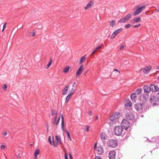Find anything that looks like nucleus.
<instances>
[{
	"instance_id": "nucleus-54",
	"label": "nucleus",
	"mask_w": 159,
	"mask_h": 159,
	"mask_svg": "<svg viewBox=\"0 0 159 159\" xmlns=\"http://www.w3.org/2000/svg\"><path fill=\"white\" fill-rule=\"evenodd\" d=\"M156 68L157 69H159V66H157Z\"/></svg>"
},
{
	"instance_id": "nucleus-7",
	"label": "nucleus",
	"mask_w": 159,
	"mask_h": 159,
	"mask_svg": "<svg viewBox=\"0 0 159 159\" xmlns=\"http://www.w3.org/2000/svg\"><path fill=\"white\" fill-rule=\"evenodd\" d=\"M145 6H143L140 7H139V6H137L136 7V11L134 12L133 13V15L134 16H135L139 14L143 10L145 9Z\"/></svg>"
},
{
	"instance_id": "nucleus-60",
	"label": "nucleus",
	"mask_w": 159,
	"mask_h": 159,
	"mask_svg": "<svg viewBox=\"0 0 159 159\" xmlns=\"http://www.w3.org/2000/svg\"><path fill=\"white\" fill-rule=\"evenodd\" d=\"M74 84L73 85V87H74Z\"/></svg>"
},
{
	"instance_id": "nucleus-31",
	"label": "nucleus",
	"mask_w": 159,
	"mask_h": 159,
	"mask_svg": "<svg viewBox=\"0 0 159 159\" xmlns=\"http://www.w3.org/2000/svg\"><path fill=\"white\" fill-rule=\"evenodd\" d=\"M52 59L51 58L50 59V60L49 62H48V65L47 66H46L47 69H48L49 68V67L51 65L52 63Z\"/></svg>"
},
{
	"instance_id": "nucleus-48",
	"label": "nucleus",
	"mask_w": 159,
	"mask_h": 159,
	"mask_svg": "<svg viewBox=\"0 0 159 159\" xmlns=\"http://www.w3.org/2000/svg\"><path fill=\"white\" fill-rule=\"evenodd\" d=\"M65 159H68V157L66 154H65Z\"/></svg>"
},
{
	"instance_id": "nucleus-38",
	"label": "nucleus",
	"mask_w": 159,
	"mask_h": 159,
	"mask_svg": "<svg viewBox=\"0 0 159 159\" xmlns=\"http://www.w3.org/2000/svg\"><path fill=\"white\" fill-rule=\"evenodd\" d=\"M154 139L156 140V142H158L159 143V137H156L153 138Z\"/></svg>"
},
{
	"instance_id": "nucleus-17",
	"label": "nucleus",
	"mask_w": 159,
	"mask_h": 159,
	"mask_svg": "<svg viewBox=\"0 0 159 159\" xmlns=\"http://www.w3.org/2000/svg\"><path fill=\"white\" fill-rule=\"evenodd\" d=\"M60 116H61V128L62 130L63 131H65V129H64V118L62 114H60Z\"/></svg>"
},
{
	"instance_id": "nucleus-49",
	"label": "nucleus",
	"mask_w": 159,
	"mask_h": 159,
	"mask_svg": "<svg viewBox=\"0 0 159 159\" xmlns=\"http://www.w3.org/2000/svg\"><path fill=\"white\" fill-rule=\"evenodd\" d=\"M155 96H156L157 98H158V99L159 100V92L157 93V95H155Z\"/></svg>"
},
{
	"instance_id": "nucleus-23",
	"label": "nucleus",
	"mask_w": 159,
	"mask_h": 159,
	"mask_svg": "<svg viewBox=\"0 0 159 159\" xmlns=\"http://www.w3.org/2000/svg\"><path fill=\"white\" fill-rule=\"evenodd\" d=\"M48 140L51 144L53 145L54 147H55L57 146V144L55 143L53 141L52 143L51 142L50 136L49 137Z\"/></svg>"
},
{
	"instance_id": "nucleus-18",
	"label": "nucleus",
	"mask_w": 159,
	"mask_h": 159,
	"mask_svg": "<svg viewBox=\"0 0 159 159\" xmlns=\"http://www.w3.org/2000/svg\"><path fill=\"white\" fill-rule=\"evenodd\" d=\"M126 116L127 118L130 120H133L134 118V115L131 113H128Z\"/></svg>"
},
{
	"instance_id": "nucleus-46",
	"label": "nucleus",
	"mask_w": 159,
	"mask_h": 159,
	"mask_svg": "<svg viewBox=\"0 0 159 159\" xmlns=\"http://www.w3.org/2000/svg\"><path fill=\"white\" fill-rule=\"evenodd\" d=\"M88 113L89 116H91L92 115V112L91 111H89Z\"/></svg>"
},
{
	"instance_id": "nucleus-45",
	"label": "nucleus",
	"mask_w": 159,
	"mask_h": 159,
	"mask_svg": "<svg viewBox=\"0 0 159 159\" xmlns=\"http://www.w3.org/2000/svg\"><path fill=\"white\" fill-rule=\"evenodd\" d=\"M85 130L87 132H88L89 130V126H87L85 129Z\"/></svg>"
},
{
	"instance_id": "nucleus-5",
	"label": "nucleus",
	"mask_w": 159,
	"mask_h": 159,
	"mask_svg": "<svg viewBox=\"0 0 159 159\" xmlns=\"http://www.w3.org/2000/svg\"><path fill=\"white\" fill-rule=\"evenodd\" d=\"M150 102L153 106H156L159 105V100L156 96H152L150 99Z\"/></svg>"
},
{
	"instance_id": "nucleus-52",
	"label": "nucleus",
	"mask_w": 159,
	"mask_h": 159,
	"mask_svg": "<svg viewBox=\"0 0 159 159\" xmlns=\"http://www.w3.org/2000/svg\"><path fill=\"white\" fill-rule=\"evenodd\" d=\"M18 156L19 158H20L21 157V156L20 153L18 154Z\"/></svg>"
},
{
	"instance_id": "nucleus-57",
	"label": "nucleus",
	"mask_w": 159,
	"mask_h": 159,
	"mask_svg": "<svg viewBox=\"0 0 159 159\" xmlns=\"http://www.w3.org/2000/svg\"><path fill=\"white\" fill-rule=\"evenodd\" d=\"M98 117H96V120H97V119H98Z\"/></svg>"
},
{
	"instance_id": "nucleus-15",
	"label": "nucleus",
	"mask_w": 159,
	"mask_h": 159,
	"mask_svg": "<svg viewBox=\"0 0 159 159\" xmlns=\"http://www.w3.org/2000/svg\"><path fill=\"white\" fill-rule=\"evenodd\" d=\"M83 65H82L78 69L76 72V75L78 76L80 75L83 70H84L83 68Z\"/></svg>"
},
{
	"instance_id": "nucleus-13",
	"label": "nucleus",
	"mask_w": 159,
	"mask_h": 159,
	"mask_svg": "<svg viewBox=\"0 0 159 159\" xmlns=\"http://www.w3.org/2000/svg\"><path fill=\"white\" fill-rule=\"evenodd\" d=\"M116 152L115 151H111L109 154V159H115Z\"/></svg>"
},
{
	"instance_id": "nucleus-8",
	"label": "nucleus",
	"mask_w": 159,
	"mask_h": 159,
	"mask_svg": "<svg viewBox=\"0 0 159 159\" xmlns=\"http://www.w3.org/2000/svg\"><path fill=\"white\" fill-rule=\"evenodd\" d=\"M121 125L124 127V129L126 130L129 127L130 124L128 120L124 119L121 122Z\"/></svg>"
},
{
	"instance_id": "nucleus-35",
	"label": "nucleus",
	"mask_w": 159,
	"mask_h": 159,
	"mask_svg": "<svg viewBox=\"0 0 159 159\" xmlns=\"http://www.w3.org/2000/svg\"><path fill=\"white\" fill-rule=\"evenodd\" d=\"M36 34L34 31L30 32V33L29 35L31 37H33Z\"/></svg>"
},
{
	"instance_id": "nucleus-55",
	"label": "nucleus",
	"mask_w": 159,
	"mask_h": 159,
	"mask_svg": "<svg viewBox=\"0 0 159 159\" xmlns=\"http://www.w3.org/2000/svg\"><path fill=\"white\" fill-rule=\"evenodd\" d=\"M146 98H145V99L144 100V101L145 102L146 101Z\"/></svg>"
},
{
	"instance_id": "nucleus-33",
	"label": "nucleus",
	"mask_w": 159,
	"mask_h": 159,
	"mask_svg": "<svg viewBox=\"0 0 159 159\" xmlns=\"http://www.w3.org/2000/svg\"><path fill=\"white\" fill-rule=\"evenodd\" d=\"M66 133H67V138L68 139H69L70 141H71V139L70 137V133H69V132H68V131L67 130H66Z\"/></svg>"
},
{
	"instance_id": "nucleus-34",
	"label": "nucleus",
	"mask_w": 159,
	"mask_h": 159,
	"mask_svg": "<svg viewBox=\"0 0 159 159\" xmlns=\"http://www.w3.org/2000/svg\"><path fill=\"white\" fill-rule=\"evenodd\" d=\"M71 96L69 94H68V96L66 97V100H65V102L66 103L67 102L69 101V99H70Z\"/></svg>"
},
{
	"instance_id": "nucleus-58",
	"label": "nucleus",
	"mask_w": 159,
	"mask_h": 159,
	"mask_svg": "<svg viewBox=\"0 0 159 159\" xmlns=\"http://www.w3.org/2000/svg\"><path fill=\"white\" fill-rule=\"evenodd\" d=\"M157 79L158 80H159V77Z\"/></svg>"
},
{
	"instance_id": "nucleus-36",
	"label": "nucleus",
	"mask_w": 159,
	"mask_h": 159,
	"mask_svg": "<svg viewBox=\"0 0 159 159\" xmlns=\"http://www.w3.org/2000/svg\"><path fill=\"white\" fill-rule=\"evenodd\" d=\"M7 88V85L6 84H4L2 86V89L4 91H6Z\"/></svg>"
},
{
	"instance_id": "nucleus-26",
	"label": "nucleus",
	"mask_w": 159,
	"mask_h": 159,
	"mask_svg": "<svg viewBox=\"0 0 159 159\" xmlns=\"http://www.w3.org/2000/svg\"><path fill=\"white\" fill-rule=\"evenodd\" d=\"M101 138L102 139H106L107 135L105 133H102L101 135Z\"/></svg>"
},
{
	"instance_id": "nucleus-28",
	"label": "nucleus",
	"mask_w": 159,
	"mask_h": 159,
	"mask_svg": "<svg viewBox=\"0 0 159 159\" xmlns=\"http://www.w3.org/2000/svg\"><path fill=\"white\" fill-rule=\"evenodd\" d=\"M86 60V59L85 58V56H83L80 59V61L79 62V64H81L84 61Z\"/></svg>"
},
{
	"instance_id": "nucleus-59",
	"label": "nucleus",
	"mask_w": 159,
	"mask_h": 159,
	"mask_svg": "<svg viewBox=\"0 0 159 159\" xmlns=\"http://www.w3.org/2000/svg\"><path fill=\"white\" fill-rule=\"evenodd\" d=\"M129 106H131V105H129Z\"/></svg>"
},
{
	"instance_id": "nucleus-6",
	"label": "nucleus",
	"mask_w": 159,
	"mask_h": 159,
	"mask_svg": "<svg viewBox=\"0 0 159 159\" xmlns=\"http://www.w3.org/2000/svg\"><path fill=\"white\" fill-rule=\"evenodd\" d=\"M97 143H96L94 145V149L96 151L98 155H102L104 152V150L102 147L101 146H99L96 148Z\"/></svg>"
},
{
	"instance_id": "nucleus-20",
	"label": "nucleus",
	"mask_w": 159,
	"mask_h": 159,
	"mask_svg": "<svg viewBox=\"0 0 159 159\" xmlns=\"http://www.w3.org/2000/svg\"><path fill=\"white\" fill-rule=\"evenodd\" d=\"M131 98L132 101L134 102H135L136 99V93H133L131 94Z\"/></svg>"
},
{
	"instance_id": "nucleus-27",
	"label": "nucleus",
	"mask_w": 159,
	"mask_h": 159,
	"mask_svg": "<svg viewBox=\"0 0 159 159\" xmlns=\"http://www.w3.org/2000/svg\"><path fill=\"white\" fill-rule=\"evenodd\" d=\"M110 23V26L113 27L114 25H116V20H112L111 21H109Z\"/></svg>"
},
{
	"instance_id": "nucleus-9",
	"label": "nucleus",
	"mask_w": 159,
	"mask_h": 159,
	"mask_svg": "<svg viewBox=\"0 0 159 159\" xmlns=\"http://www.w3.org/2000/svg\"><path fill=\"white\" fill-rule=\"evenodd\" d=\"M132 17L131 14H128L124 17L120 19L118 21V23H125L130 19Z\"/></svg>"
},
{
	"instance_id": "nucleus-41",
	"label": "nucleus",
	"mask_w": 159,
	"mask_h": 159,
	"mask_svg": "<svg viewBox=\"0 0 159 159\" xmlns=\"http://www.w3.org/2000/svg\"><path fill=\"white\" fill-rule=\"evenodd\" d=\"M130 26H131V25L130 24H129L125 25V27L126 28L128 29V28H130Z\"/></svg>"
},
{
	"instance_id": "nucleus-11",
	"label": "nucleus",
	"mask_w": 159,
	"mask_h": 159,
	"mask_svg": "<svg viewBox=\"0 0 159 159\" xmlns=\"http://www.w3.org/2000/svg\"><path fill=\"white\" fill-rule=\"evenodd\" d=\"M144 105L143 103H137L134 105V107L138 111H140L143 109Z\"/></svg>"
},
{
	"instance_id": "nucleus-10",
	"label": "nucleus",
	"mask_w": 159,
	"mask_h": 159,
	"mask_svg": "<svg viewBox=\"0 0 159 159\" xmlns=\"http://www.w3.org/2000/svg\"><path fill=\"white\" fill-rule=\"evenodd\" d=\"M94 2L93 1L91 0L89 1L88 3L84 7V9L85 10H88L94 6Z\"/></svg>"
},
{
	"instance_id": "nucleus-53",
	"label": "nucleus",
	"mask_w": 159,
	"mask_h": 159,
	"mask_svg": "<svg viewBox=\"0 0 159 159\" xmlns=\"http://www.w3.org/2000/svg\"><path fill=\"white\" fill-rule=\"evenodd\" d=\"M114 71L118 72V70L117 69H115Z\"/></svg>"
},
{
	"instance_id": "nucleus-1",
	"label": "nucleus",
	"mask_w": 159,
	"mask_h": 159,
	"mask_svg": "<svg viewBox=\"0 0 159 159\" xmlns=\"http://www.w3.org/2000/svg\"><path fill=\"white\" fill-rule=\"evenodd\" d=\"M153 87L155 89L156 91L158 90L159 89V88H158L157 86V85L151 84L149 86L146 85L144 86L143 87L144 93H150L151 91H153Z\"/></svg>"
},
{
	"instance_id": "nucleus-14",
	"label": "nucleus",
	"mask_w": 159,
	"mask_h": 159,
	"mask_svg": "<svg viewBox=\"0 0 159 159\" xmlns=\"http://www.w3.org/2000/svg\"><path fill=\"white\" fill-rule=\"evenodd\" d=\"M60 118H61V116H60L58 120L57 121V116H54L52 121V123L53 124V125H57L59 122Z\"/></svg>"
},
{
	"instance_id": "nucleus-37",
	"label": "nucleus",
	"mask_w": 159,
	"mask_h": 159,
	"mask_svg": "<svg viewBox=\"0 0 159 159\" xmlns=\"http://www.w3.org/2000/svg\"><path fill=\"white\" fill-rule=\"evenodd\" d=\"M74 89L73 88L70 91V93L69 94L70 95L72 96V94H73L74 92Z\"/></svg>"
},
{
	"instance_id": "nucleus-30",
	"label": "nucleus",
	"mask_w": 159,
	"mask_h": 159,
	"mask_svg": "<svg viewBox=\"0 0 159 159\" xmlns=\"http://www.w3.org/2000/svg\"><path fill=\"white\" fill-rule=\"evenodd\" d=\"M142 89L141 88H139L137 89L136 91V94H137L138 95H139L142 92Z\"/></svg>"
},
{
	"instance_id": "nucleus-47",
	"label": "nucleus",
	"mask_w": 159,
	"mask_h": 159,
	"mask_svg": "<svg viewBox=\"0 0 159 159\" xmlns=\"http://www.w3.org/2000/svg\"><path fill=\"white\" fill-rule=\"evenodd\" d=\"M124 46L123 45H122L120 47V50H122V49H124Z\"/></svg>"
},
{
	"instance_id": "nucleus-22",
	"label": "nucleus",
	"mask_w": 159,
	"mask_h": 159,
	"mask_svg": "<svg viewBox=\"0 0 159 159\" xmlns=\"http://www.w3.org/2000/svg\"><path fill=\"white\" fill-rule=\"evenodd\" d=\"M134 23H136L140 21L141 20V18L139 17H137L134 18L133 20Z\"/></svg>"
},
{
	"instance_id": "nucleus-32",
	"label": "nucleus",
	"mask_w": 159,
	"mask_h": 159,
	"mask_svg": "<svg viewBox=\"0 0 159 159\" xmlns=\"http://www.w3.org/2000/svg\"><path fill=\"white\" fill-rule=\"evenodd\" d=\"M70 68V67L69 66H68L66 68H65L63 70V71L65 73H67L69 70Z\"/></svg>"
},
{
	"instance_id": "nucleus-44",
	"label": "nucleus",
	"mask_w": 159,
	"mask_h": 159,
	"mask_svg": "<svg viewBox=\"0 0 159 159\" xmlns=\"http://www.w3.org/2000/svg\"><path fill=\"white\" fill-rule=\"evenodd\" d=\"M95 159H102L100 157L97 156H96L95 157Z\"/></svg>"
},
{
	"instance_id": "nucleus-4",
	"label": "nucleus",
	"mask_w": 159,
	"mask_h": 159,
	"mask_svg": "<svg viewBox=\"0 0 159 159\" xmlns=\"http://www.w3.org/2000/svg\"><path fill=\"white\" fill-rule=\"evenodd\" d=\"M108 146L110 148H115L117 145V141L114 139H112L109 140L107 142Z\"/></svg>"
},
{
	"instance_id": "nucleus-3",
	"label": "nucleus",
	"mask_w": 159,
	"mask_h": 159,
	"mask_svg": "<svg viewBox=\"0 0 159 159\" xmlns=\"http://www.w3.org/2000/svg\"><path fill=\"white\" fill-rule=\"evenodd\" d=\"M121 116V114L120 112L119 111L116 112H114L109 117V120L111 121H113L119 118Z\"/></svg>"
},
{
	"instance_id": "nucleus-29",
	"label": "nucleus",
	"mask_w": 159,
	"mask_h": 159,
	"mask_svg": "<svg viewBox=\"0 0 159 159\" xmlns=\"http://www.w3.org/2000/svg\"><path fill=\"white\" fill-rule=\"evenodd\" d=\"M51 114L52 116H57V112L55 110H52Z\"/></svg>"
},
{
	"instance_id": "nucleus-43",
	"label": "nucleus",
	"mask_w": 159,
	"mask_h": 159,
	"mask_svg": "<svg viewBox=\"0 0 159 159\" xmlns=\"http://www.w3.org/2000/svg\"><path fill=\"white\" fill-rule=\"evenodd\" d=\"M2 134L4 136L6 135L7 134V131H4L2 133Z\"/></svg>"
},
{
	"instance_id": "nucleus-24",
	"label": "nucleus",
	"mask_w": 159,
	"mask_h": 159,
	"mask_svg": "<svg viewBox=\"0 0 159 159\" xmlns=\"http://www.w3.org/2000/svg\"><path fill=\"white\" fill-rule=\"evenodd\" d=\"M39 150L38 149H36L34 154V155L35 157V159H36L37 156L39 154Z\"/></svg>"
},
{
	"instance_id": "nucleus-16",
	"label": "nucleus",
	"mask_w": 159,
	"mask_h": 159,
	"mask_svg": "<svg viewBox=\"0 0 159 159\" xmlns=\"http://www.w3.org/2000/svg\"><path fill=\"white\" fill-rule=\"evenodd\" d=\"M152 67L151 66H149L145 67L143 68V72L145 74L148 73L150 70L151 69Z\"/></svg>"
},
{
	"instance_id": "nucleus-21",
	"label": "nucleus",
	"mask_w": 159,
	"mask_h": 159,
	"mask_svg": "<svg viewBox=\"0 0 159 159\" xmlns=\"http://www.w3.org/2000/svg\"><path fill=\"white\" fill-rule=\"evenodd\" d=\"M102 47V45H99L98 46L93 50L92 52V53L91 55H92L96 51H97L98 49H99L100 48Z\"/></svg>"
},
{
	"instance_id": "nucleus-12",
	"label": "nucleus",
	"mask_w": 159,
	"mask_h": 159,
	"mask_svg": "<svg viewBox=\"0 0 159 159\" xmlns=\"http://www.w3.org/2000/svg\"><path fill=\"white\" fill-rule=\"evenodd\" d=\"M122 28H120L115 30L111 35L110 38L111 39H113L119 33L122 31Z\"/></svg>"
},
{
	"instance_id": "nucleus-25",
	"label": "nucleus",
	"mask_w": 159,
	"mask_h": 159,
	"mask_svg": "<svg viewBox=\"0 0 159 159\" xmlns=\"http://www.w3.org/2000/svg\"><path fill=\"white\" fill-rule=\"evenodd\" d=\"M55 137L57 143H60L61 142L60 137L59 136L56 135Z\"/></svg>"
},
{
	"instance_id": "nucleus-42",
	"label": "nucleus",
	"mask_w": 159,
	"mask_h": 159,
	"mask_svg": "<svg viewBox=\"0 0 159 159\" xmlns=\"http://www.w3.org/2000/svg\"><path fill=\"white\" fill-rule=\"evenodd\" d=\"M5 148V146L4 145H2L0 146V148H1V149H4Z\"/></svg>"
},
{
	"instance_id": "nucleus-50",
	"label": "nucleus",
	"mask_w": 159,
	"mask_h": 159,
	"mask_svg": "<svg viewBox=\"0 0 159 159\" xmlns=\"http://www.w3.org/2000/svg\"><path fill=\"white\" fill-rule=\"evenodd\" d=\"M156 11L157 12L159 11V6L156 9Z\"/></svg>"
},
{
	"instance_id": "nucleus-51",
	"label": "nucleus",
	"mask_w": 159,
	"mask_h": 159,
	"mask_svg": "<svg viewBox=\"0 0 159 159\" xmlns=\"http://www.w3.org/2000/svg\"><path fill=\"white\" fill-rule=\"evenodd\" d=\"M70 159H73L72 156L70 154Z\"/></svg>"
},
{
	"instance_id": "nucleus-40",
	"label": "nucleus",
	"mask_w": 159,
	"mask_h": 159,
	"mask_svg": "<svg viewBox=\"0 0 159 159\" xmlns=\"http://www.w3.org/2000/svg\"><path fill=\"white\" fill-rule=\"evenodd\" d=\"M7 23H5L3 25V29L2 30V32H3V31L6 28V26L7 25Z\"/></svg>"
},
{
	"instance_id": "nucleus-39",
	"label": "nucleus",
	"mask_w": 159,
	"mask_h": 159,
	"mask_svg": "<svg viewBox=\"0 0 159 159\" xmlns=\"http://www.w3.org/2000/svg\"><path fill=\"white\" fill-rule=\"evenodd\" d=\"M141 25V24H138V25H134L133 26L134 28H137L139 27V26H140Z\"/></svg>"
},
{
	"instance_id": "nucleus-19",
	"label": "nucleus",
	"mask_w": 159,
	"mask_h": 159,
	"mask_svg": "<svg viewBox=\"0 0 159 159\" xmlns=\"http://www.w3.org/2000/svg\"><path fill=\"white\" fill-rule=\"evenodd\" d=\"M69 88V86L68 85H67L63 89L62 91V94L63 95H64L67 94V91Z\"/></svg>"
},
{
	"instance_id": "nucleus-2",
	"label": "nucleus",
	"mask_w": 159,
	"mask_h": 159,
	"mask_svg": "<svg viewBox=\"0 0 159 159\" xmlns=\"http://www.w3.org/2000/svg\"><path fill=\"white\" fill-rule=\"evenodd\" d=\"M123 130V128L121 126H116L114 129V132L115 134L117 136L120 135Z\"/></svg>"
},
{
	"instance_id": "nucleus-56",
	"label": "nucleus",
	"mask_w": 159,
	"mask_h": 159,
	"mask_svg": "<svg viewBox=\"0 0 159 159\" xmlns=\"http://www.w3.org/2000/svg\"><path fill=\"white\" fill-rule=\"evenodd\" d=\"M87 71H86L85 72V75L87 73Z\"/></svg>"
}]
</instances>
